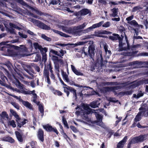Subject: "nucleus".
Returning <instances> with one entry per match:
<instances>
[{"label":"nucleus","instance_id":"obj_1","mask_svg":"<svg viewBox=\"0 0 148 148\" xmlns=\"http://www.w3.org/2000/svg\"><path fill=\"white\" fill-rule=\"evenodd\" d=\"M13 76L15 80L13 81V83L15 85L16 87L21 89V92L25 95H30L34 93L35 90H33L32 91L28 90L24 87V85L21 84L19 81L17 79L14 75L13 74Z\"/></svg>","mask_w":148,"mask_h":148},{"label":"nucleus","instance_id":"obj_2","mask_svg":"<svg viewBox=\"0 0 148 148\" xmlns=\"http://www.w3.org/2000/svg\"><path fill=\"white\" fill-rule=\"evenodd\" d=\"M121 34L122 35H124L125 37V40L127 42L126 44H121V51H123V50L125 51V52H122L121 53V54H123V55L126 56H131L132 55L133 53L130 52H127V50L129 49V45L127 42V38L124 32L123 31L121 32ZM121 35V37L123 36H123Z\"/></svg>","mask_w":148,"mask_h":148},{"label":"nucleus","instance_id":"obj_3","mask_svg":"<svg viewBox=\"0 0 148 148\" xmlns=\"http://www.w3.org/2000/svg\"><path fill=\"white\" fill-rule=\"evenodd\" d=\"M9 42V41H3L0 43V51H3L4 52L6 53L8 47H10L14 48L15 50L19 49L20 48L18 46L12 45L11 44H7Z\"/></svg>","mask_w":148,"mask_h":148},{"label":"nucleus","instance_id":"obj_4","mask_svg":"<svg viewBox=\"0 0 148 148\" xmlns=\"http://www.w3.org/2000/svg\"><path fill=\"white\" fill-rule=\"evenodd\" d=\"M148 138V135L147 134L141 135L134 138L128 144V148H130L131 144L142 142L146 140Z\"/></svg>","mask_w":148,"mask_h":148},{"label":"nucleus","instance_id":"obj_5","mask_svg":"<svg viewBox=\"0 0 148 148\" xmlns=\"http://www.w3.org/2000/svg\"><path fill=\"white\" fill-rule=\"evenodd\" d=\"M17 3L21 4L22 6H25L26 7L31 10H32L35 12L36 14L40 16L44 15V13L38 10L36 8V9L29 6L23 0H15Z\"/></svg>","mask_w":148,"mask_h":148},{"label":"nucleus","instance_id":"obj_6","mask_svg":"<svg viewBox=\"0 0 148 148\" xmlns=\"http://www.w3.org/2000/svg\"><path fill=\"white\" fill-rule=\"evenodd\" d=\"M106 61L103 60L101 53L97 55V59L95 64V66L98 68H102L106 64Z\"/></svg>","mask_w":148,"mask_h":148},{"label":"nucleus","instance_id":"obj_7","mask_svg":"<svg viewBox=\"0 0 148 148\" xmlns=\"http://www.w3.org/2000/svg\"><path fill=\"white\" fill-rule=\"evenodd\" d=\"M147 109V107L146 105L143 106L139 109L140 112L138 113L134 119L135 121L136 122L139 121L142 116H146V114L145 112Z\"/></svg>","mask_w":148,"mask_h":148},{"label":"nucleus","instance_id":"obj_8","mask_svg":"<svg viewBox=\"0 0 148 148\" xmlns=\"http://www.w3.org/2000/svg\"><path fill=\"white\" fill-rule=\"evenodd\" d=\"M95 50V46L94 45H90L88 47V53L85 51L84 49H82L83 52L85 55L87 57L89 56L90 57L93 59L95 55L94 51Z\"/></svg>","mask_w":148,"mask_h":148},{"label":"nucleus","instance_id":"obj_9","mask_svg":"<svg viewBox=\"0 0 148 148\" xmlns=\"http://www.w3.org/2000/svg\"><path fill=\"white\" fill-rule=\"evenodd\" d=\"M43 128L47 132H55L57 135H58L59 132L56 127H53L52 126L47 124L46 125H43Z\"/></svg>","mask_w":148,"mask_h":148},{"label":"nucleus","instance_id":"obj_10","mask_svg":"<svg viewBox=\"0 0 148 148\" xmlns=\"http://www.w3.org/2000/svg\"><path fill=\"white\" fill-rule=\"evenodd\" d=\"M39 140L42 142L44 140V133L43 130L41 128L38 129L36 134Z\"/></svg>","mask_w":148,"mask_h":148},{"label":"nucleus","instance_id":"obj_11","mask_svg":"<svg viewBox=\"0 0 148 148\" xmlns=\"http://www.w3.org/2000/svg\"><path fill=\"white\" fill-rule=\"evenodd\" d=\"M37 25L39 28L45 30H49L51 29L50 27L46 25L43 22L37 20H35Z\"/></svg>","mask_w":148,"mask_h":148},{"label":"nucleus","instance_id":"obj_12","mask_svg":"<svg viewBox=\"0 0 148 148\" xmlns=\"http://www.w3.org/2000/svg\"><path fill=\"white\" fill-rule=\"evenodd\" d=\"M113 36H110L109 37V39L112 41L116 40H119V48L118 51H120V37L119 35L116 34H113Z\"/></svg>","mask_w":148,"mask_h":148},{"label":"nucleus","instance_id":"obj_13","mask_svg":"<svg viewBox=\"0 0 148 148\" xmlns=\"http://www.w3.org/2000/svg\"><path fill=\"white\" fill-rule=\"evenodd\" d=\"M111 32L107 31L105 30L101 31H98L97 32H95V36L97 37L107 38V36H104L101 35V34H111Z\"/></svg>","mask_w":148,"mask_h":148},{"label":"nucleus","instance_id":"obj_14","mask_svg":"<svg viewBox=\"0 0 148 148\" xmlns=\"http://www.w3.org/2000/svg\"><path fill=\"white\" fill-rule=\"evenodd\" d=\"M120 89V86H116L112 87H106L105 88V90L106 92L112 91L114 92L115 95L117 94L116 90H118Z\"/></svg>","mask_w":148,"mask_h":148},{"label":"nucleus","instance_id":"obj_15","mask_svg":"<svg viewBox=\"0 0 148 148\" xmlns=\"http://www.w3.org/2000/svg\"><path fill=\"white\" fill-rule=\"evenodd\" d=\"M103 23V22L101 21L97 23L93 24L92 26L86 29H85L84 31H85L86 32H88L90 31L93 29H94L97 27H100L102 25Z\"/></svg>","mask_w":148,"mask_h":148},{"label":"nucleus","instance_id":"obj_16","mask_svg":"<svg viewBox=\"0 0 148 148\" xmlns=\"http://www.w3.org/2000/svg\"><path fill=\"white\" fill-rule=\"evenodd\" d=\"M103 23V22L101 21L97 23L93 24L92 26L86 29H85L84 31H85L86 32H88L90 31L93 29H94L97 27H100L102 25Z\"/></svg>","mask_w":148,"mask_h":148},{"label":"nucleus","instance_id":"obj_17","mask_svg":"<svg viewBox=\"0 0 148 148\" xmlns=\"http://www.w3.org/2000/svg\"><path fill=\"white\" fill-rule=\"evenodd\" d=\"M81 12V16H84L88 14L89 15H91V12L90 10L87 8H84L79 11Z\"/></svg>","mask_w":148,"mask_h":148},{"label":"nucleus","instance_id":"obj_18","mask_svg":"<svg viewBox=\"0 0 148 148\" xmlns=\"http://www.w3.org/2000/svg\"><path fill=\"white\" fill-rule=\"evenodd\" d=\"M81 114L86 119H88V115L91 112V110H81Z\"/></svg>","mask_w":148,"mask_h":148},{"label":"nucleus","instance_id":"obj_19","mask_svg":"<svg viewBox=\"0 0 148 148\" xmlns=\"http://www.w3.org/2000/svg\"><path fill=\"white\" fill-rule=\"evenodd\" d=\"M3 141L8 142L11 143L14 142V140L12 137L9 136H6L3 137L2 138Z\"/></svg>","mask_w":148,"mask_h":148},{"label":"nucleus","instance_id":"obj_20","mask_svg":"<svg viewBox=\"0 0 148 148\" xmlns=\"http://www.w3.org/2000/svg\"><path fill=\"white\" fill-rule=\"evenodd\" d=\"M15 133L18 140L20 142H23V139L22 135L21 133L17 131H15Z\"/></svg>","mask_w":148,"mask_h":148},{"label":"nucleus","instance_id":"obj_21","mask_svg":"<svg viewBox=\"0 0 148 148\" xmlns=\"http://www.w3.org/2000/svg\"><path fill=\"white\" fill-rule=\"evenodd\" d=\"M22 104L26 107L30 109H32L33 108L31 104L27 101H25L22 99H21Z\"/></svg>","mask_w":148,"mask_h":148},{"label":"nucleus","instance_id":"obj_22","mask_svg":"<svg viewBox=\"0 0 148 148\" xmlns=\"http://www.w3.org/2000/svg\"><path fill=\"white\" fill-rule=\"evenodd\" d=\"M0 77L2 81V82L0 83L1 84H3L5 82V80H8L7 77L4 75V73L0 71Z\"/></svg>","mask_w":148,"mask_h":148},{"label":"nucleus","instance_id":"obj_23","mask_svg":"<svg viewBox=\"0 0 148 148\" xmlns=\"http://www.w3.org/2000/svg\"><path fill=\"white\" fill-rule=\"evenodd\" d=\"M14 70L18 75V78L22 79L24 78L23 76V73L21 71L16 68L14 69Z\"/></svg>","mask_w":148,"mask_h":148},{"label":"nucleus","instance_id":"obj_24","mask_svg":"<svg viewBox=\"0 0 148 148\" xmlns=\"http://www.w3.org/2000/svg\"><path fill=\"white\" fill-rule=\"evenodd\" d=\"M73 34H79L81 33L82 31L80 30L78 26H74L73 28Z\"/></svg>","mask_w":148,"mask_h":148},{"label":"nucleus","instance_id":"obj_25","mask_svg":"<svg viewBox=\"0 0 148 148\" xmlns=\"http://www.w3.org/2000/svg\"><path fill=\"white\" fill-rule=\"evenodd\" d=\"M0 116L3 119H5V118L8 119L9 118V116L6 112L5 111H3L0 114Z\"/></svg>","mask_w":148,"mask_h":148},{"label":"nucleus","instance_id":"obj_26","mask_svg":"<svg viewBox=\"0 0 148 148\" xmlns=\"http://www.w3.org/2000/svg\"><path fill=\"white\" fill-rule=\"evenodd\" d=\"M62 75L63 78V79L66 81L68 83L69 82V80L68 77V75L66 74V72L63 71L62 72Z\"/></svg>","mask_w":148,"mask_h":148},{"label":"nucleus","instance_id":"obj_27","mask_svg":"<svg viewBox=\"0 0 148 148\" xmlns=\"http://www.w3.org/2000/svg\"><path fill=\"white\" fill-rule=\"evenodd\" d=\"M15 9L16 12L22 15H23V14L25 13V10L21 8L16 7Z\"/></svg>","mask_w":148,"mask_h":148},{"label":"nucleus","instance_id":"obj_28","mask_svg":"<svg viewBox=\"0 0 148 148\" xmlns=\"http://www.w3.org/2000/svg\"><path fill=\"white\" fill-rule=\"evenodd\" d=\"M10 112L16 118L18 119V120H20V118H19L18 115L17 114L16 112L14 111L13 110L10 109Z\"/></svg>","mask_w":148,"mask_h":148},{"label":"nucleus","instance_id":"obj_29","mask_svg":"<svg viewBox=\"0 0 148 148\" xmlns=\"http://www.w3.org/2000/svg\"><path fill=\"white\" fill-rule=\"evenodd\" d=\"M96 117L97 122H99L100 123H103L102 122V119L103 118V116L102 115L100 114L99 113H97L96 114Z\"/></svg>","mask_w":148,"mask_h":148},{"label":"nucleus","instance_id":"obj_30","mask_svg":"<svg viewBox=\"0 0 148 148\" xmlns=\"http://www.w3.org/2000/svg\"><path fill=\"white\" fill-rule=\"evenodd\" d=\"M62 122L63 123L64 127H66L67 129H69V127L66 119L65 118L64 116H62Z\"/></svg>","mask_w":148,"mask_h":148},{"label":"nucleus","instance_id":"obj_31","mask_svg":"<svg viewBox=\"0 0 148 148\" xmlns=\"http://www.w3.org/2000/svg\"><path fill=\"white\" fill-rule=\"evenodd\" d=\"M97 101H93L91 102L89 106L92 108H95L98 107V105L97 104Z\"/></svg>","mask_w":148,"mask_h":148},{"label":"nucleus","instance_id":"obj_32","mask_svg":"<svg viewBox=\"0 0 148 148\" xmlns=\"http://www.w3.org/2000/svg\"><path fill=\"white\" fill-rule=\"evenodd\" d=\"M118 9L114 8L111 10V11L112 12V13L111 15L112 16L115 17L117 16L118 14Z\"/></svg>","mask_w":148,"mask_h":148},{"label":"nucleus","instance_id":"obj_33","mask_svg":"<svg viewBox=\"0 0 148 148\" xmlns=\"http://www.w3.org/2000/svg\"><path fill=\"white\" fill-rule=\"evenodd\" d=\"M33 45L35 49L36 50L37 49L39 50L42 47V46L38 42H34L33 44Z\"/></svg>","mask_w":148,"mask_h":148},{"label":"nucleus","instance_id":"obj_34","mask_svg":"<svg viewBox=\"0 0 148 148\" xmlns=\"http://www.w3.org/2000/svg\"><path fill=\"white\" fill-rule=\"evenodd\" d=\"M41 53L42 55L46 54V53L47 51L48 48L46 47L43 48L42 47L39 50Z\"/></svg>","mask_w":148,"mask_h":148},{"label":"nucleus","instance_id":"obj_35","mask_svg":"<svg viewBox=\"0 0 148 148\" xmlns=\"http://www.w3.org/2000/svg\"><path fill=\"white\" fill-rule=\"evenodd\" d=\"M38 109L40 112L41 113V116L42 117L44 115V113L43 107L41 105H39L38 107Z\"/></svg>","mask_w":148,"mask_h":148},{"label":"nucleus","instance_id":"obj_36","mask_svg":"<svg viewBox=\"0 0 148 148\" xmlns=\"http://www.w3.org/2000/svg\"><path fill=\"white\" fill-rule=\"evenodd\" d=\"M14 49V48L13 47H9L8 49H7V51L6 53H8L9 54L12 55L13 53V50L12 49Z\"/></svg>","mask_w":148,"mask_h":148},{"label":"nucleus","instance_id":"obj_37","mask_svg":"<svg viewBox=\"0 0 148 148\" xmlns=\"http://www.w3.org/2000/svg\"><path fill=\"white\" fill-rule=\"evenodd\" d=\"M56 33L59 34L60 36H62L65 37L66 38L68 37H69V36L68 35H66L65 33H63L62 32L59 31H56Z\"/></svg>","mask_w":148,"mask_h":148},{"label":"nucleus","instance_id":"obj_38","mask_svg":"<svg viewBox=\"0 0 148 148\" xmlns=\"http://www.w3.org/2000/svg\"><path fill=\"white\" fill-rule=\"evenodd\" d=\"M41 37L43 39L48 41H50L51 40L50 38L46 36L45 34H42L41 35Z\"/></svg>","mask_w":148,"mask_h":148},{"label":"nucleus","instance_id":"obj_39","mask_svg":"<svg viewBox=\"0 0 148 148\" xmlns=\"http://www.w3.org/2000/svg\"><path fill=\"white\" fill-rule=\"evenodd\" d=\"M52 59L53 61L55 64H57V62L59 60L58 57L55 56H53L52 57Z\"/></svg>","mask_w":148,"mask_h":148},{"label":"nucleus","instance_id":"obj_40","mask_svg":"<svg viewBox=\"0 0 148 148\" xmlns=\"http://www.w3.org/2000/svg\"><path fill=\"white\" fill-rule=\"evenodd\" d=\"M143 95V93H142V92L140 91L137 94V95H136V94H134L133 97H134L136 98H138L142 96Z\"/></svg>","mask_w":148,"mask_h":148},{"label":"nucleus","instance_id":"obj_41","mask_svg":"<svg viewBox=\"0 0 148 148\" xmlns=\"http://www.w3.org/2000/svg\"><path fill=\"white\" fill-rule=\"evenodd\" d=\"M67 86V88H66V89L68 90L71 92L73 93L75 92L76 91V90L73 88L72 87L69 86Z\"/></svg>","mask_w":148,"mask_h":148},{"label":"nucleus","instance_id":"obj_42","mask_svg":"<svg viewBox=\"0 0 148 148\" xmlns=\"http://www.w3.org/2000/svg\"><path fill=\"white\" fill-rule=\"evenodd\" d=\"M11 103L15 108L18 110L19 109V106L17 103L15 102H11Z\"/></svg>","mask_w":148,"mask_h":148},{"label":"nucleus","instance_id":"obj_43","mask_svg":"<svg viewBox=\"0 0 148 148\" xmlns=\"http://www.w3.org/2000/svg\"><path fill=\"white\" fill-rule=\"evenodd\" d=\"M65 30L66 32L70 34H73V28L71 27H66Z\"/></svg>","mask_w":148,"mask_h":148},{"label":"nucleus","instance_id":"obj_44","mask_svg":"<svg viewBox=\"0 0 148 148\" xmlns=\"http://www.w3.org/2000/svg\"><path fill=\"white\" fill-rule=\"evenodd\" d=\"M127 139V136H126L124 137L123 139L121 141V147H122V145H124L126 142Z\"/></svg>","mask_w":148,"mask_h":148},{"label":"nucleus","instance_id":"obj_45","mask_svg":"<svg viewBox=\"0 0 148 148\" xmlns=\"http://www.w3.org/2000/svg\"><path fill=\"white\" fill-rule=\"evenodd\" d=\"M80 86H82V87H79L80 88H83V89L82 90H83V91H84L85 90H88L89 89H92V88H91L90 87H89V86H83L82 85H80Z\"/></svg>","mask_w":148,"mask_h":148},{"label":"nucleus","instance_id":"obj_46","mask_svg":"<svg viewBox=\"0 0 148 148\" xmlns=\"http://www.w3.org/2000/svg\"><path fill=\"white\" fill-rule=\"evenodd\" d=\"M9 123L10 125L12 126L14 128L16 127V125L15 122L14 120H12L10 121Z\"/></svg>","mask_w":148,"mask_h":148},{"label":"nucleus","instance_id":"obj_47","mask_svg":"<svg viewBox=\"0 0 148 148\" xmlns=\"http://www.w3.org/2000/svg\"><path fill=\"white\" fill-rule=\"evenodd\" d=\"M59 63H60L61 65L63 64H64V61L62 59H59L58 61L57 62V64H56L55 65L56 66H58L59 65Z\"/></svg>","mask_w":148,"mask_h":148},{"label":"nucleus","instance_id":"obj_48","mask_svg":"<svg viewBox=\"0 0 148 148\" xmlns=\"http://www.w3.org/2000/svg\"><path fill=\"white\" fill-rule=\"evenodd\" d=\"M50 52L51 53H52L54 54H55V55H56L60 57L61 58H62L61 56L58 53V51H56L55 50H54L53 49H51L50 51Z\"/></svg>","mask_w":148,"mask_h":148},{"label":"nucleus","instance_id":"obj_49","mask_svg":"<svg viewBox=\"0 0 148 148\" xmlns=\"http://www.w3.org/2000/svg\"><path fill=\"white\" fill-rule=\"evenodd\" d=\"M61 133L65 139H67V138H68L69 139H70V138L68 136L66 133L64 132V131H61Z\"/></svg>","mask_w":148,"mask_h":148},{"label":"nucleus","instance_id":"obj_50","mask_svg":"<svg viewBox=\"0 0 148 148\" xmlns=\"http://www.w3.org/2000/svg\"><path fill=\"white\" fill-rule=\"evenodd\" d=\"M42 62H45L47 60V54H44L43 55H42Z\"/></svg>","mask_w":148,"mask_h":148},{"label":"nucleus","instance_id":"obj_51","mask_svg":"<svg viewBox=\"0 0 148 148\" xmlns=\"http://www.w3.org/2000/svg\"><path fill=\"white\" fill-rule=\"evenodd\" d=\"M83 108L85 110H91V109L87 105L83 104L82 106Z\"/></svg>","mask_w":148,"mask_h":148},{"label":"nucleus","instance_id":"obj_52","mask_svg":"<svg viewBox=\"0 0 148 148\" xmlns=\"http://www.w3.org/2000/svg\"><path fill=\"white\" fill-rule=\"evenodd\" d=\"M18 34L21 38H26L27 37V35L24 34L23 33H21L20 32H18Z\"/></svg>","mask_w":148,"mask_h":148},{"label":"nucleus","instance_id":"obj_53","mask_svg":"<svg viewBox=\"0 0 148 148\" xmlns=\"http://www.w3.org/2000/svg\"><path fill=\"white\" fill-rule=\"evenodd\" d=\"M103 46L105 53L106 54H107V51L108 50V45H107L106 43H105L103 45Z\"/></svg>","mask_w":148,"mask_h":148},{"label":"nucleus","instance_id":"obj_54","mask_svg":"<svg viewBox=\"0 0 148 148\" xmlns=\"http://www.w3.org/2000/svg\"><path fill=\"white\" fill-rule=\"evenodd\" d=\"M69 84L71 85H74L75 86L78 87H82V86H80V85L78 84H76L75 83V82L74 81H73L71 80V81H69Z\"/></svg>","mask_w":148,"mask_h":148},{"label":"nucleus","instance_id":"obj_55","mask_svg":"<svg viewBox=\"0 0 148 148\" xmlns=\"http://www.w3.org/2000/svg\"><path fill=\"white\" fill-rule=\"evenodd\" d=\"M129 64L130 65L135 66H134V67H137V66L138 65V61H135L131 62Z\"/></svg>","mask_w":148,"mask_h":148},{"label":"nucleus","instance_id":"obj_56","mask_svg":"<svg viewBox=\"0 0 148 148\" xmlns=\"http://www.w3.org/2000/svg\"><path fill=\"white\" fill-rule=\"evenodd\" d=\"M63 88H64V92L66 93L67 97H68L70 94V92L69 91V90L66 89V88H67V86L63 87Z\"/></svg>","mask_w":148,"mask_h":148},{"label":"nucleus","instance_id":"obj_57","mask_svg":"<svg viewBox=\"0 0 148 148\" xmlns=\"http://www.w3.org/2000/svg\"><path fill=\"white\" fill-rule=\"evenodd\" d=\"M110 23L109 21H107L105 23H104L103 25L102 26L103 27H108L110 26Z\"/></svg>","mask_w":148,"mask_h":148},{"label":"nucleus","instance_id":"obj_58","mask_svg":"<svg viewBox=\"0 0 148 148\" xmlns=\"http://www.w3.org/2000/svg\"><path fill=\"white\" fill-rule=\"evenodd\" d=\"M55 92V93H54V94L56 95H58L59 96H62L63 94L61 91L58 90H56Z\"/></svg>","mask_w":148,"mask_h":148},{"label":"nucleus","instance_id":"obj_59","mask_svg":"<svg viewBox=\"0 0 148 148\" xmlns=\"http://www.w3.org/2000/svg\"><path fill=\"white\" fill-rule=\"evenodd\" d=\"M36 143V141H32L31 143V146L32 148H36L35 145Z\"/></svg>","mask_w":148,"mask_h":148},{"label":"nucleus","instance_id":"obj_60","mask_svg":"<svg viewBox=\"0 0 148 148\" xmlns=\"http://www.w3.org/2000/svg\"><path fill=\"white\" fill-rule=\"evenodd\" d=\"M128 23L132 25H136L138 24L136 22L135 20H133Z\"/></svg>","mask_w":148,"mask_h":148},{"label":"nucleus","instance_id":"obj_61","mask_svg":"<svg viewBox=\"0 0 148 148\" xmlns=\"http://www.w3.org/2000/svg\"><path fill=\"white\" fill-rule=\"evenodd\" d=\"M76 75H82L83 74L82 73L79 72L77 70H76L73 72Z\"/></svg>","mask_w":148,"mask_h":148},{"label":"nucleus","instance_id":"obj_62","mask_svg":"<svg viewBox=\"0 0 148 148\" xmlns=\"http://www.w3.org/2000/svg\"><path fill=\"white\" fill-rule=\"evenodd\" d=\"M70 128L71 130L74 132L76 133L77 132V130L76 128L74 126H71L70 127Z\"/></svg>","mask_w":148,"mask_h":148},{"label":"nucleus","instance_id":"obj_63","mask_svg":"<svg viewBox=\"0 0 148 148\" xmlns=\"http://www.w3.org/2000/svg\"><path fill=\"white\" fill-rule=\"evenodd\" d=\"M33 95L34 96L33 97V101L34 102H35L36 101V100L37 99V95L36 93H34L33 94Z\"/></svg>","mask_w":148,"mask_h":148},{"label":"nucleus","instance_id":"obj_64","mask_svg":"<svg viewBox=\"0 0 148 148\" xmlns=\"http://www.w3.org/2000/svg\"><path fill=\"white\" fill-rule=\"evenodd\" d=\"M35 59L36 60V61H40L41 59V57L40 55L38 54H37L35 58Z\"/></svg>","mask_w":148,"mask_h":148}]
</instances>
